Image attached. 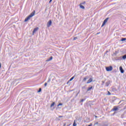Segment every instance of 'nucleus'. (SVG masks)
<instances>
[{
	"instance_id": "1",
	"label": "nucleus",
	"mask_w": 126,
	"mask_h": 126,
	"mask_svg": "<svg viewBox=\"0 0 126 126\" xmlns=\"http://www.w3.org/2000/svg\"><path fill=\"white\" fill-rule=\"evenodd\" d=\"M111 83H112V81H111L110 80L107 81V82L105 83V87H109V86H110V85H111Z\"/></svg>"
},
{
	"instance_id": "2",
	"label": "nucleus",
	"mask_w": 126,
	"mask_h": 126,
	"mask_svg": "<svg viewBox=\"0 0 126 126\" xmlns=\"http://www.w3.org/2000/svg\"><path fill=\"white\" fill-rule=\"evenodd\" d=\"M109 20V18H107L106 19H105L103 23H102V25H101V27H103L105 24H106V23H107V22H108V21Z\"/></svg>"
},
{
	"instance_id": "3",
	"label": "nucleus",
	"mask_w": 126,
	"mask_h": 126,
	"mask_svg": "<svg viewBox=\"0 0 126 126\" xmlns=\"http://www.w3.org/2000/svg\"><path fill=\"white\" fill-rule=\"evenodd\" d=\"M106 69L107 71H111L113 70V67L112 66H110L109 67H106Z\"/></svg>"
},
{
	"instance_id": "4",
	"label": "nucleus",
	"mask_w": 126,
	"mask_h": 126,
	"mask_svg": "<svg viewBox=\"0 0 126 126\" xmlns=\"http://www.w3.org/2000/svg\"><path fill=\"white\" fill-rule=\"evenodd\" d=\"M118 110H119V108L117 106H114L113 108L111 109V112H116Z\"/></svg>"
},
{
	"instance_id": "5",
	"label": "nucleus",
	"mask_w": 126,
	"mask_h": 126,
	"mask_svg": "<svg viewBox=\"0 0 126 126\" xmlns=\"http://www.w3.org/2000/svg\"><path fill=\"white\" fill-rule=\"evenodd\" d=\"M51 25H52V20H50L48 22H47V27H50Z\"/></svg>"
},
{
	"instance_id": "6",
	"label": "nucleus",
	"mask_w": 126,
	"mask_h": 126,
	"mask_svg": "<svg viewBox=\"0 0 126 126\" xmlns=\"http://www.w3.org/2000/svg\"><path fill=\"white\" fill-rule=\"evenodd\" d=\"M39 29L38 28H35L34 29L33 32H32V35H34L37 31H38V30Z\"/></svg>"
},
{
	"instance_id": "7",
	"label": "nucleus",
	"mask_w": 126,
	"mask_h": 126,
	"mask_svg": "<svg viewBox=\"0 0 126 126\" xmlns=\"http://www.w3.org/2000/svg\"><path fill=\"white\" fill-rule=\"evenodd\" d=\"M31 17H32V16H28V17H27L25 19V22H27V21H28V20H30Z\"/></svg>"
},
{
	"instance_id": "8",
	"label": "nucleus",
	"mask_w": 126,
	"mask_h": 126,
	"mask_svg": "<svg viewBox=\"0 0 126 126\" xmlns=\"http://www.w3.org/2000/svg\"><path fill=\"white\" fill-rule=\"evenodd\" d=\"M120 71H121V73H124V72H125V70H124V69H123V67L120 66Z\"/></svg>"
},
{
	"instance_id": "9",
	"label": "nucleus",
	"mask_w": 126,
	"mask_h": 126,
	"mask_svg": "<svg viewBox=\"0 0 126 126\" xmlns=\"http://www.w3.org/2000/svg\"><path fill=\"white\" fill-rule=\"evenodd\" d=\"M93 80L92 79V78H90V79L88 80V81L87 82V84H89V83H91V82L93 81Z\"/></svg>"
},
{
	"instance_id": "10",
	"label": "nucleus",
	"mask_w": 126,
	"mask_h": 126,
	"mask_svg": "<svg viewBox=\"0 0 126 126\" xmlns=\"http://www.w3.org/2000/svg\"><path fill=\"white\" fill-rule=\"evenodd\" d=\"M35 15V10H34L30 15L29 16H34Z\"/></svg>"
},
{
	"instance_id": "11",
	"label": "nucleus",
	"mask_w": 126,
	"mask_h": 126,
	"mask_svg": "<svg viewBox=\"0 0 126 126\" xmlns=\"http://www.w3.org/2000/svg\"><path fill=\"white\" fill-rule=\"evenodd\" d=\"M79 6L80 8H82V9H85V7H84V6L82 5V4H80Z\"/></svg>"
},
{
	"instance_id": "12",
	"label": "nucleus",
	"mask_w": 126,
	"mask_h": 126,
	"mask_svg": "<svg viewBox=\"0 0 126 126\" xmlns=\"http://www.w3.org/2000/svg\"><path fill=\"white\" fill-rule=\"evenodd\" d=\"M53 60V57L51 56L49 58H48L47 60V62H50V61H52Z\"/></svg>"
},
{
	"instance_id": "13",
	"label": "nucleus",
	"mask_w": 126,
	"mask_h": 126,
	"mask_svg": "<svg viewBox=\"0 0 126 126\" xmlns=\"http://www.w3.org/2000/svg\"><path fill=\"white\" fill-rule=\"evenodd\" d=\"M92 89H93V87L88 88L87 89V92H88V91H91V90H92Z\"/></svg>"
},
{
	"instance_id": "14",
	"label": "nucleus",
	"mask_w": 126,
	"mask_h": 126,
	"mask_svg": "<svg viewBox=\"0 0 126 126\" xmlns=\"http://www.w3.org/2000/svg\"><path fill=\"white\" fill-rule=\"evenodd\" d=\"M87 79H88V77H85V78H84V79H83V81L85 82L86 80H87Z\"/></svg>"
},
{
	"instance_id": "15",
	"label": "nucleus",
	"mask_w": 126,
	"mask_h": 126,
	"mask_svg": "<svg viewBox=\"0 0 126 126\" xmlns=\"http://www.w3.org/2000/svg\"><path fill=\"white\" fill-rule=\"evenodd\" d=\"M54 106H55V102L52 103L51 104L50 107H51V108H52V107H54Z\"/></svg>"
},
{
	"instance_id": "16",
	"label": "nucleus",
	"mask_w": 126,
	"mask_h": 126,
	"mask_svg": "<svg viewBox=\"0 0 126 126\" xmlns=\"http://www.w3.org/2000/svg\"><path fill=\"white\" fill-rule=\"evenodd\" d=\"M122 59H123V60H126V55H124V56L122 57Z\"/></svg>"
},
{
	"instance_id": "17",
	"label": "nucleus",
	"mask_w": 126,
	"mask_h": 126,
	"mask_svg": "<svg viewBox=\"0 0 126 126\" xmlns=\"http://www.w3.org/2000/svg\"><path fill=\"white\" fill-rule=\"evenodd\" d=\"M74 79V76L72 77L69 80V81H71L72 80Z\"/></svg>"
},
{
	"instance_id": "18",
	"label": "nucleus",
	"mask_w": 126,
	"mask_h": 126,
	"mask_svg": "<svg viewBox=\"0 0 126 126\" xmlns=\"http://www.w3.org/2000/svg\"><path fill=\"white\" fill-rule=\"evenodd\" d=\"M77 126V124L76 123H75V121H74V123L73 124V126Z\"/></svg>"
},
{
	"instance_id": "19",
	"label": "nucleus",
	"mask_w": 126,
	"mask_h": 126,
	"mask_svg": "<svg viewBox=\"0 0 126 126\" xmlns=\"http://www.w3.org/2000/svg\"><path fill=\"white\" fill-rule=\"evenodd\" d=\"M107 92H108V93H107V95H108V96H110L111 94V93H110L109 91H107Z\"/></svg>"
},
{
	"instance_id": "20",
	"label": "nucleus",
	"mask_w": 126,
	"mask_h": 126,
	"mask_svg": "<svg viewBox=\"0 0 126 126\" xmlns=\"http://www.w3.org/2000/svg\"><path fill=\"white\" fill-rule=\"evenodd\" d=\"M121 41H122V42H123V41H126V38H122Z\"/></svg>"
},
{
	"instance_id": "21",
	"label": "nucleus",
	"mask_w": 126,
	"mask_h": 126,
	"mask_svg": "<svg viewBox=\"0 0 126 126\" xmlns=\"http://www.w3.org/2000/svg\"><path fill=\"white\" fill-rule=\"evenodd\" d=\"M59 106H63V103H59V104L57 105V107H59Z\"/></svg>"
},
{
	"instance_id": "22",
	"label": "nucleus",
	"mask_w": 126,
	"mask_h": 126,
	"mask_svg": "<svg viewBox=\"0 0 126 126\" xmlns=\"http://www.w3.org/2000/svg\"><path fill=\"white\" fill-rule=\"evenodd\" d=\"M41 91H42V89L40 88V89H39V90L38 91V93H40V92H41Z\"/></svg>"
},
{
	"instance_id": "23",
	"label": "nucleus",
	"mask_w": 126,
	"mask_h": 126,
	"mask_svg": "<svg viewBox=\"0 0 126 126\" xmlns=\"http://www.w3.org/2000/svg\"><path fill=\"white\" fill-rule=\"evenodd\" d=\"M104 83H105V81H102L101 85H102V86L104 85Z\"/></svg>"
},
{
	"instance_id": "24",
	"label": "nucleus",
	"mask_w": 126,
	"mask_h": 126,
	"mask_svg": "<svg viewBox=\"0 0 126 126\" xmlns=\"http://www.w3.org/2000/svg\"><path fill=\"white\" fill-rule=\"evenodd\" d=\"M84 101H85V99H82L81 102H84Z\"/></svg>"
},
{
	"instance_id": "25",
	"label": "nucleus",
	"mask_w": 126,
	"mask_h": 126,
	"mask_svg": "<svg viewBox=\"0 0 126 126\" xmlns=\"http://www.w3.org/2000/svg\"><path fill=\"white\" fill-rule=\"evenodd\" d=\"M86 3V2L84 1L83 3H81V4H85Z\"/></svg>"
},
{
	"instance_id": "26",
	"label": "nucleus",
	"mask_w": 126,
	"mask_h": 126,
	"mask_svg": "<svg viewBox=\"0 0 126 126\" xmlns=\"http://www.w3.org/2000/svg\"><path fill=\"white\" fill-rule=\"evenodd\" d=\"M47 83H45V84H44V86H45V87H46V86H47Z\"/></svg>"
},
{
	"instance_id": "27",
	"label": "nucleus",
	"mask_w": 126,
	"mask_h": 126,
	"mask_svg": "<svg viewBox=\"0 0 126 126\" xmlns=\"http://www.w3.org/2000/svg\"><path fill=\"white\" fill-rule=\"evenodd\" d=\"M77 39V37H74L73 40H76Z\"/></svg>"
},
{
	"instance_id": "28",
	"label": "nucleus",
	"mask_w": 126,
	"mask_h": 126,
	"mask_svg": "<svg viewBox=\"0 0 126 126\" xmlns=\"http://www.w3.org/2000/svg\"><path fill=\"white\" fill-rule=\"evenodd\" d=\"M51 81V79H49L48 81H47V82H50Z\"/></svg>"
},
{
	"instance_id": "29",
	"label": "nucleus",
	"mask_w": 126,
	"mask_h": 126,
	"mask_svg": "<svg viewBox=\"0 0 126 126\" xmlns=\"http://www.w3.org/2000/svg\"><path fill=\"white\" fill-rule=\"evenodd\" d=\"M98 122H96V123H95V124H94V125H98Z\"/></svg>"
},
{
	"instance_id": "30",
	"label": "nucleus",
	"mask_w": 126,
	"mask_h": 126,
	"mask_svg": "<svg viewBox=\"0 0 126 126\" xmlns=\"http://www.w3.org/2000/svg\"><path fill=\"white\" fill-rule=\"evenodd\" d=\"M52 0H50L49 3H51L52 2Z\"/></svg>"
},
{
	"instance_id": "31",
	"label": "nucleus",
	"mask_w": 126,
	"mask_h": 126,
	"mask_svg": "<svg viewBox=\"0 0 126 126\" xmlns=\"http://www.w3.org/2000/svg\"><path fill=\"white\" fill-rule=\"evenodd\" d=\"M1 67V64L0 63V68Z\"/></svg>"
},
{
	"instance_id": "32",
	"label": "nucleus",
	"mask_w": 126,
	"mask_h": 126,
	"mask_svg": "<svg viewBox=\"0 0 126 126\" xmlns=\"http://www.w3.org/2000/svg\"><path fill=\"white\" fill-rule=\"evenodd\" d=\"M100 33V32H97V33H96V35H98V34H99Z\"/></svg>"
},
{
	"instance_id": "33",
	"label": "nucleus",
	"mask_w": 126,
	"mask_h": 126,
	"mask_svg": "<svg viewBox=\"0 0 126 126\" xmlns=\"http://www.w3.org/2000/svg\"><path fill=\"white\" fill-rule=\"evenodd\" d=\"M59 118H63V116H59Z\"/></svg>"
},
{
	"instance_id": "34",
	"label": "nucleus",
	"mask_w": 126,
	"mask_h": 126,
	"mask_svg": "<svg viewBox=\"0 0 126 126\" xmlns=\"http://www.w3.org/2000/svg\"><path fill=\"white\" fill-rule=\"evenodd\" d=\"M66 126V124H64L63 126Z\"/></svg>"
},
{
	"instance_id": "35",
	"label": "nucleus",
	"mask_w": 126,
	"mask_h": 126,
	"mask_svg": "<svg viewBox=\"0 0 126 126\" xmlns=\"http://www.w3.org/2000/svg\"><path fill=\"white\" fill-rule=\"evenodd\" d=\"M106 53H108V51H106Z\"/></svg>"
},
{
	"instance_id": "36",
	"label": "nucleus",
	"mask_w": 126,
	"mask_h": 126,
	"mask_svg": "<svg viewBox=\"0 0 126 126\" xmlns=\"http://www.w3.org/2000/svg\"><path fill=\"white\" fill-rule=\"evenodd\" d=\"M115 113H114L113 114V115H115Z\"/></svg>"
},
{
	"instance_id": "37",
	"label": "nucleus",
	"mask_w": 126,
	"mask_h": 126,
	"mask_svg": "<svg viewBox=\"0 0 126 126\" xmlns=\"http://www.w3.org/2000/svg\"><path fill=\"white\" fill-rule=\"evenodd\" d=\"M125 39H126V38H125Z\"/></svg>"
}]
</instances>
